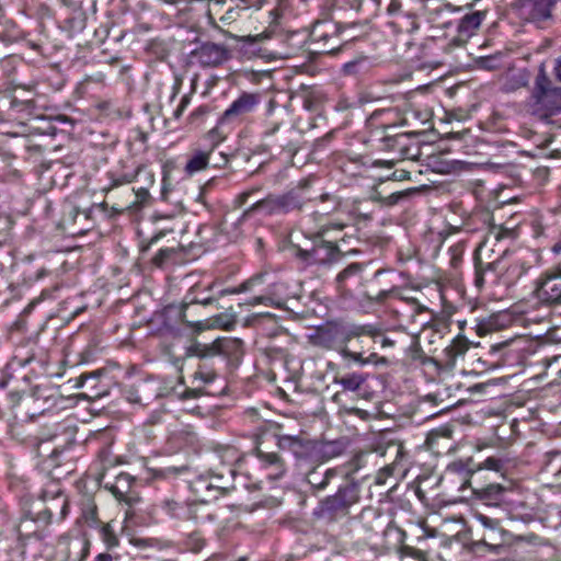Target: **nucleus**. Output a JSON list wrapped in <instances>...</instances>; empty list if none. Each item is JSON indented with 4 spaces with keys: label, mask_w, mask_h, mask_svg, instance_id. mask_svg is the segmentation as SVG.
Listing matches in <instances>:
<instances>
[{
    "label": "nucleus",
    "mask_w": 561,
    "mask_h": 561,
    "mask_svg": "<svg viewBox=\"0 0 561 561\" xmlns=\"http://www.w3.org/2000/svg\"><path fill=\"white\" fill-rule=\"evenodd\" d=\"M530 108L533 114L547 118L561 112V88L552 87L545 64H540L531 91Z\"/></svg>",
    "instance_id": "obj_1"
},
{
    "label": "nucleus",
    "mask_w": 561,
    "mask_h": 561,
    "mask_svg": "<svg viewBox=\"0 0 561 561\" xmlns=\"http://www.w3.org/2000/svg\"><path fill=\"white\" fill-rule=\"evenodd\" d=\"M344 228L342 224L323 225L317 231V237L321 240L316 242L310 250L298 249L297 257L307 265H323L335 260L339 252L337 242H345V237L339 239L332 233L341 232Z\"/></svg>",
    "instance_id": "obj_2"
},
{
    "label": "nucleus",
    "mask_w": 561,
    "mask_h": 561,
    "mask_svg": "<svg viewBox=\"0 0 561 561\" xmlns=\"http://www.w3.org/2000/svg\"><path fill=\"white\" fill-rule=\"evenodd\" d=\"M192 348L194 355L201 358L219 355L231 363L238 362L243 354L242 341L233 337H218L211 343L196 342Z\"/></svg>",
    "instance_id": "obj_3"
},
{
    "label": "nucleus",
    "mask_w": 561,
    "mask_h": 561,
    "mask_svg": "<svg viewBox=\"0 0 561 561\" xmlns=\"http://www.w3.org/2000/svg\"><path fill=\"white\" fill-rule=\"evenodd\" d=\"M533 295L542 305L561 302V268L557 266L542 273L535 280Z\"/></svg>",
    "instance_id": "obj_4"
},
{
    "label": "nucleus",
    "mask_w": 561,
    "mask_h": 561,
    "mask_svg": "<svg viewBox=\"0 0 561 561\" xmlns=\"http://www.w3.org/2000/svg\"><path fill=\"white\" fill-rule=\"evenodd\" d=\"M364 329L359 327L329 324L318 331L316 340L319 345L337 350L341 353L342 347H345L351 339L362 335Z\"/></svg>",
    "instance_id": "obj_5"
},
{
    "label": "nucleus",
    "mask_w": 561,
    "mask_h": 561,
    "mask_svg": "<svg viewBox=\"0 0 561 561\" xmlns=\"http://www.w3.org/2000/svg\"><path fill=\"white\" fill-rule=\"evenodd\" d=\"M358 501L356 488L351 484L340 486L335 494L327 496L319 504L317 514L332 516L345 514L347 510Z\"/></svg>",
    "instance_id": "obj_6"
},
{
    "label": "nucleus",
    "mask_w": 561,
    "mask_h": 561,
    "mask_svg": "<svg viewBox=\"0 0 561 561\" xmlns=\"http://www.w3.org/2000/svg\"><path fill=\"white\" fill-rule=\"evenodd\" d=\"M308 199L310 198L305 196L302 190H297L280 196H270L256 202L255 207L264 209L268 214L288 213L300 208Z\"/></svg>",
    "instance_id": "obj_7"
},
{
    "label": "nucleus",
    "mask_w": 561,
    "mask_h": 561,
    "mask_svg": "<svg viewBox=\"0 0 561 561\" xmlns=\"http://www.w3.org/2000/svg\"><path fill=\"white\" fill-rule=\"evenodd\" d=\"M259 103L260 95L257 93L242 92L224 112L220 122L225 124L241 121L244 116L252 113Z\"/></svg>",
    "instance_id": "obj_8"
},
{
    "label": "nucleus",
    "mask_w": 561,
    "mask_h": 561,
    "mask_svg": "<svg viewBox=\"0 0 561 561\" xmlns=\"http://www.w3.org/2000/svg\"><path fill=\"white\" fill-rule=\"evenodd\" d=\"M197 61L206 67H216L227 59V49L219 44L205 43L194 53Z\"/></svg>",
    "instance_id": "obj_9"
},
{
    "label": "nucleus",
    "mask_w": 561,
    "mask_h": 561,
    "mask_svg": "<svg viewBox=\"0 0 561 561\" xmlns=\"http://www.w3.org/2000/svg\"><path fill=\"white\" fill-rule=\"evenodd\" d=\"M256 457L261 468L265 471L266 479L275 481L284 477L286 467L283 459L277 454L264 453L257 449Z\"/></svg>",
    "instance_id": "obj_10"
},
{
    "label": "nucleus",
    "mask_w": 561,
    "mask_h": 561,
    "mask_svg": "<svg viewBox=\"0 0 561 561\" xmlns=\"http://www.w3.org/2000/svg\"><path fill=\"white\" fill-rule=\"evenodd\" d=\"M162 510L171 517L181 520L194 519L197 516V504L165 500Z\"/></svg>",
    "instance_id": "obj_11"
},
{
    "label": "nucleus",
    "mask_w": 561,
    "mask_h": 561,
    "mask_svg": "<svg viewBox=\"0 0 561 561\" xmlns=\"http://www.w3.org/2000/svg\"><path fill=\"white\" fill-rule=\"evenodd\" d=\"M44 500L48 502L46 512L51 516L64 519L68 515V500L59 489L54 491L46 490Z\"/></svg>",
    "instance_id": "obj_12"
},
{
    "label": "nucleus",
    "mask_w": 561,
    "mask_h": 561,
    "mask_svg": "<svg viewBox=\"0 0 561 561\" xmlns=\"http://www.w3.org/2000/svg\"><path fill=\"white\" fill-rule=\"evenodd\" d=\"M508 490L501 484H489L479 492V499L484 506L506 505L508 500Z\"/></svg>",
    "instance_id": "obj_13"
},
{
    "label": "nucleus",
    "mask_w": 561,
    "mask_h": 561,
    "mask_svg": "<svg viewBox=\"0 0 561 561\" xmlns=\"http://www.w3.org/2000/svg\"><path fill=\"white\" fill-rule=\"evenodd\" d=\"M213 150L214 147L207 150L194 149L184 167L185 173L192 176L198 172L206 170L209 165V159Z\"/></svg>",
    "instance_id": "obj_14"
},
{
    "label": "nucleus",
    "mask_w": 561,
    "mask_h": 561,
    "mask_svg": "<svg viewBox=\"0 0 561 561\" xmlns=\"http://www.w3.org/2000/svg\"><path fill=\"white\" fill-rule=\"evenodd\" d=\"M505 506L510 518L513 520L530 523L536 517V511L534 510V507H531L524 501H513L508 499Z\"/></svg>",
    "instance_id": "obj_15"
},
{
    "label": "nucleus",
    "mask_w": 561,
    "mask_h": 561,
    "mask_svg": "<svg viewBox=\"0 0 561 561\" xmlns=\"http://www.w3.org/2000/svg\"><path fill=\"white\" fill-rule=\"evenodd\" d=\"M529 82L527 69H511L503 77L502 89L505 92H514L525 88Z\"/></svg>",
    "instance_id": "obj_16"
},
{
    "label": "nucleus",
    "mask_w": 561,
    "mask_h": 561,
    "mask_svg": "<svg viewBox=\"0 0 561 561\" xmlns=\"http://www.w3.org/2000/svg\"><path fill=\"white\" fill-rule=\"evenodd\" d=\"M485 14L477 11L466 14L458 24V32L465 36H471L481 25Z\"/></svg>",
    "instance_id": "obj_17"
},
{
    "label": "nucleus",
    "mask_w": 561,
    "mask_h": 561,
    "mask_svg": "<svg viewBox=\"0 0 561 561\" xmlns=\"http://www.w3.org/2000/svg\"><path fill=\"white\" fill-rule=\"evenodd\" d=\"M554 4V0H531V18L538 21L550 18Z\"/></svg>",
    "instance_id": "obj_18"
},
{
    "label": "nucleus",
    "mask_w": 561,
    "mask_h": 561,
    "mask_svg": "<svg viewBox=\"0 0 561 561\" xmlns=\"http://www.w3.org/2000/svg\"><path fill=\"white\" fill-rule=\"evenodd\" d=\"M527 270L528 266L519 261L512 263L502 275L503 284L506 286L514 284L527 272Z\"/></svg>",
    "instance_id": "obj_19"
},
{
    "label": "nucleus",
    "mask_w": 561,
    "mask_h": 561,
    "mask_svg": "<svg viewBox=\"0 0 561 561\" xmlns=\"http://www.w3.org/2000/svg\"><path fill=\"white\" fill-rule=\"evenodd\" d=\"M163 2L165 3H170V4H183L185 9H188V10H192V5L193 3L195 2H205V7H204V12L207 16V20H208V24L211 25V26H216V21L211 14V11L209 9V2L211 0H162ZM217 4H224L226 2V0H214Z\"/></svg>",
    "instance_id": "obj_20"
},
{
    "label": "nucleus",
    "mask_w": 561,
    "mask_h": 561,
    "mask_svg": "<svg viewBox=\"0 0 561 561\" xmlns=\"http://www.w3.org/2000/svg\"><path fill=\"white\" fill-rule=\"evenodd\" d=\"M472 518L478 522L483 528L495 531L501 528L500 519L493 518L479 510H473L471 513Z\"/></svg>",
    "instance_id": "obj_21"
},
{
    "label": "nucleus",
    "mask_w": 561,
    "mask_h": 561,
    "mask_svg": "<svg viewBox=\"0 0 561 561\" xmlns=\"http://www.w3.org/2000/svg\"><path fill=\"white\" fill-rule=\"evenodd\" d=\"M508 462L506 458L489 457L480 465V469L492 470L504 476Z\"/></svg>",
    "instance_id": "obj_22"
},
{
    "label": "nucleus",
    "mask_w": 561,
    "mask_h": 561,
    "mask_svg": "<svg viewBox=\"0 0 561 561\" xmlns=\"http://www.w3.org/2000/svg\"><path fill=\"white\" fill-rule=\"evenodd\" d=\"M364 381L365 379L359 374H351L335 380L336 383L341 385L343 389L347 391H356Z\"/></svg>",
    "instance_id": "obj_23"
},
{
    "label": "nucleus",
    "mask_w": 561,
    "mask_h": 561,
    "mask_svg": "<svg viewBox=\"0 0 561 561\" xmlns=\"http://www.w3.org/2000/svg\"><path fill=\"white\" fill-rule=\"evenodd\" d=\"M341 355L344 358L352 359V360H354L356 363H359L360 365H366V364H371V363H376L377 362V354L376 353H371L368 357L365 358L363 356V353L352 352V351L347 350L346 346L342 347Z\"/></svg>",
    "instance_id": "obj_24"
},
{
    "label": "nucleus",
    "mask_w": 561,
    "mask_h": 561,
    "mask_svg": "<svg viewBox=\"0 0 561 561\" xmlns=\"http://www.w3.org/2000/svg\"><path fill=\"white\" fill-rule=\"evenodd\" d=\"M216 378V371L205 365L199 366L198 369L194 373V380L199 381L202 385L211 383Z\"/></svg>",
    "instance_id": "obj_25"
},
{
    "label": "nucleus",
    "mask_w": 561,
    "mask_h": 561,
    "mask_svg": "<svg viewBox=\"0 0 561 561\" xmlns=\"http://www.w3.org/2000/svg\"><path fill=\"white\" fill-rule=\"evenodd\" d=\"M100 533H101V538L107 549H114V548L118 547L119 540L110 524L104 525L101 528Z\"/></svg>",
    "instance_id": "obj_26"
},
{
    "label": "nucleus",
    "mask_w": 561,
    "mask_h": 561,
    "mask_svg": "<svg viewBox=\"0 0 561 561\" xmlns=\"http://www.w3.org/2000/svg\"><path fill=\"white\" fill-rule=\"evenodd\" d=\"M276 295V290H268L267 294L255 296L251 298L245 304L255 306V305H273L279 307L282 304L274 296Z\"/></svg>",
    "instance_id": "obj_27"
},
{
    "label": "nucleus",
    "mask_w": 561,
    "mask_h": 561,
    "mask_svg": "<svg viewBox=\"0 0 561 561\" xmlns=\"http://www.w3.org/2000/svg\"><path fill=\"white\" fill-rule=\"evenodd\" d=\"M363 270L364 265L362 263H352L337 275L336 280L342 284L347 278L359 275Z\"/></svg>",
    "instance_id": "obj_28"
},
{
    "label": "nucleus",
    "mask_w": 561,
    "mask_h": 561,
    "mask_svg": "<svg viewBox=\"0 0 561 561\" xmlns=\"http://www.w3.org/2000/svg\"><path fill=\"white\" fill-rule=\"evenodd\" d=\"M262 280H263V276L262 275H257V276H254V277L245 280L244 283H242L237 288L226 290V293H228V294H239V293L252 290L254 288V286L257 285V284H261Z\"/></svg>",
    "instance_id": "obj_29"
},
{
    "label": "nucleus",
    "mask_w": 561,
    "mask_h": 561,
    "mask_svg": "<svg viewBox=\"0 0 561 561\" xmlns=\"http://www.w3.org/2000/svg\"><path fill=\"white\" fill-rule=\"evenodd\" d=\"M502 268H503L502 261H494L492 263H489L486 270L483 273H478L477 274L476 285L478 287H481L483 285L484 280H485V276L488 274H493L496 271L502 270Z\"/></svg>",
    "instance_id": "obj_30"
},
{
    "label": "nucleus",
    "mask_w": 561,
    "mask_h": 561,
    "mask_svg": "<svg viewBox=\"0 0 561 561\" xmlns=\"http://www.w3.org/2000/svg\"><path fill=\"white\" fill-rule=\"evenodd\" d=\"M366 62V58L360 57L343 65V71L347 75H355L360 71L362 66Z\"/></svg>",
    "instance_id": "obj_31"
},
{
    "label": "nucleus",
    "mask_w": 561,
    "mask_h": 561,
    "mask_svg": "<svg viewBox=\"0 0 561 561\" xmlns=\"http://www.w3.org/2000/svg\"><path fill=\"white\" fill-rule=\"evenodd\" d=\"M241 10L243 9L239 8V5L228 9L225 12V14L220 18V22H222L226 25L231 24L232 22L239 19Z\"/></svg>",
    "instance_id": "obj_32"
},
{
    "label": "nucleus",
    "mask_w": 561,
    "mask_h": 561,
    "mask_svg": "<svg viewBox=\"0 0 561 561\" xmlns=\"http://www.w3.org/2000/svg\"><path fill=\"white\" fill-rule=\"evenodd\" d=\"M140 171V168L137 169L136 172L125 173L122 176L114 179L112 186H119L123 184H128L135 181L137 173Z\"/></svg>",
    "instance_id": "obj_33"
},
{
    "label": "nucleus",
    "mask_w": 561,
    "mask_h": 561,
    "mask_svg": "<svg viewBox=\"0 0 561 561\" xmlns=\"http://www.w3.org/2000/svg\"><path fill=\"white\" fill-rule=\"evenodd\" d=\"M480 66L483 69H488V70L495 69L499 66V58L495 56L485 57V58L481 59Z\"/></svg>",
    "instance_id": "obj_34"
},
{
    "label": "nucleus",
    "mask_w": 561,
    "mask_h": 561,
    "mask_svg": "<svg viewBox=\"0 0 561 561\" xmlns=\"http://www.w3.org/2000/svg\"><path fill=\"white\" fill-rule=\"evenodd\" d=\"M467 342L461 339H456L451 344V351L455 355L463 354L467 351Z\"/></svg>",
    "instance_id": "obj_35"
},
{
    "label": "nucleus",
    "mask_w": 561,
    "mask_h": 561,
    "mask_svg": "<svg viewBox=\"0 0 561 561\" xmlns=\"http://www.w3.org/2000/svg\"><path fill=\"white\" fill-rule=\"evenodd\" d=\"M173 253V250L172 249H161L159 250V252L157 253L156 257H154V261L158 263V264H161L165 259H168L171 254Z\"/></svg>",
    "instance_id": "obj_36"
},
{
    "label": "nucleus",
    "mask_w": 561,
    "mask_h": 561,
    "mask_svg": "<svg viewBox=\"0 0 561 561\" xmlns=\"http://www.w3.org/2000/svg\"><path fill=\"white\" fill-rule=\"evenodd\" d=\"M243 7L242 9L256 8L260 9L264 0H239Z\"/></svg>",
    "instance_id": "obj_37"
},
{
    "label": "nucleus",
    "mask_w": 561,
    "mask_h": 561,
    "mask_svg": "<svg viewBox=\"0 0 561 561\" xmlns=\"http://www.w3.org/2000/svg\"><path fill=\"white\" fill-rule=\"evenodd\" d=\"M410 178V173L405 170H396L390 179L393 181H403Z\"/></svg>",
    "instance_id": "obj_38"
},
{
    "label": "nucleus",
    "mask_w": 561,
    "mask_h": 561,
    "mask_svg": "<svg viewBox=\"0 0 561 561\" xmlns=\"http://www.w3.org/2000/svg\"><path fill=\"white\" fill-rule=\"evenodd\" d=\"M299 439L296 438V437H290V436H283L279 438V446L283 447L285 445H288V446H291V445H295V444H299Z\"/></svg>",
    "instance_id": "obj_39"
},
{
    "label": "nucleus",
    "mask_w": 561,
    "mask_h": 561,
    "mask_svg": "<svg viewBox=\"0 0 561 561\" xmlns=\"http://www.w3.org/2000/svg\"><path fill=\"white\" fill-rule=\"evenodd\" d=\"M553 75L558 81H561V56L554 60Z\"/></svg>",
    "instance_id": "obj_40"
},
{
    "label": "nucleus",
    "mask_w": 561,
    "mask_h": 561,
    "mask_svg": "<svg viewBox=\"0 0 561 561\" xmlns=\"http://www.w3.org/2000/svg\"><path fill=\"white\" fill-rule=\"evenodd\" d=\"M198 394H199V390L197 388H195V389L186 390L182 397L183 398H196Z\"/></svg>",
    "instance_id": "obj_41"
},
{
    "label": "nucleus",
    "mask_w": 561,
    "mask_h": 561,
    "mask_svg": "<svg viewBox=\"0 0 561 561\" xmlns=\"http://www.w3.org/2000/svg\"><path fill=\"white\" fill-rule=\"evenodd\" d=\"M94 561H113V557L110 553H99Z\"/></svg>",
    "instance_id": "obj_42"
},
{
    "label": "nucleus",
    "mask_w": 561,
    "mask_h": 561,
    "mask_svg": "<svg viewBox=\"0 0 561 561\" xmlns=\"http://www.w3.org/2000/svg\"><path fill=\"white\" fill-rule=\"evenodd\" d=\"M332 473L330 471H327L324 479L318 484V489H324L328 485Z\"/></svg>",
    "instance_id": "obj_43"
},
{
    "label": "nucleus",
    "mask_w": 561,
    "mask_h": 561,
    "mask_svg": "<svg viewBox=\"0 0 561 561\" xmlns=\"http://www.w3.org/2000/svg\"><path fill=\"white\" fill-rule=\"evenodd\" d=\"M404 195L403 192H399V193H393L390 195V201L392 204H396L402 196Z\"/></svg>",
    "instance_id": "obj_44"
},
{
    "label": "nucleus",
    "mask_w": 561,
    "mask_h": 561,
    "mask_svg": "<svg viewBox=\"0 0 561 561\" xmlns=\"http://www.w3.org/2000/svg\"><path fill=\"white\" fill-rule=\"evenodd\" d=\"M559 457H561V454H559V453H554V454H552V459L547 463V468H548L549 470H553V461H554L557 458H559Z\"/></svg>",
    "instance_id": "obj_45"
},
{
    "label": "nucleus",
    "mask_w": 561,
    "mask_h": 561,
    "mask_svg": "<svg viewBox=\"0 0 561 561\" xmlns=\"http://www.w3.org/2000/svg\"><path fill=\"white\" fill-rule=\"evenodd\" d=\"M211 489H216L219 493H222V491L226 489L225 486H221V485H216L214 486L213 484H208L207 485V490H211Z\"/></svg>",
    "instance_id": "obj_46"
},
{
    "label": "nucleus",
    "mask_w": 561,
    "mask_h": 561,
    "mask_svg": "<svg viewBox=\"0 0 561 561\" xmlns=\"http://www.w3.org/2000/svg\"><path fill=\"white\" fill-rule=\"evenodd\" d=\"M445 8H446V10L453 11V12L460 11V8L453 7L451 4H446Z\"/></svg>",
    "instance_id": "obj_47"
},
{
    "label": "nucleus",
    "mask_w": 561,
    "mask_h": 561,
    "mask_svg": "<svg viewBox=\"0 0 561 561\" xmlns=\"http://www.w3.org/2000/svg\"><path fill=\"white\" fill-rule=\"evenodd\" d=\"M490 237H494L495 240H500L501 233L500 231H491Z\"/></svg>",
    "instance_id": "obj_48"
},
{
    "label": "nucleus",
    "mask_w": 561,
    "mask_h": 561,
    "mask_svg": "<svg viewBox=\"0 0 561 561\" xmlns=\"http://www.w3.org/2000/svg\"><path fill=\"white\" fill-rule=\"evenodd\" d=\"M460 136H461V134H460V133H450V134L448 135V137H449V138H453V139H459V138H460Z\"/></svg>",
    "instance_id": "obj_49"
},
{
    "label": "nucleus",
    "mask_w": 561,
    "mask_h": 561,
    "mask_svg": "<svg viewBox=\"0 0 561 561\" xmlns=\"http://www.w3.org/2000/svg\"><path fill=\"white\" fill-rule=\"evenodd\" d=\"M34 307V302L30 304L26 308H25V312H31V310L33 309Z\"/></svg>",
    "instance_id": "obj_50"
},
{
    "label": "nucleus",
    "mask_w": 561,
    "mask_h": 561,
    "mask_svg": "<svg viewBox=\"0 0 561 561\" xmlns=\"http://www.w3.org/2000/svg\"><path fill=\"white\" fill-rule=\"evenodd\" d=\"M78 214H79V211H78L77 209H73V210H71V214H70V215H71V216H72V218L75 219V218L77 217V215H78Z\"/></svg>",
    "instance_id": "obj_51"
},
{
    "label": "nucleus",
    "mask_w": 561,
    "mask_h": 561,
    "mask_svg": "<svg viewBox=\"0 0 561 561\" xmlns=\"http://www.w3.org/2000/svg\"><path fill=\"white\" fill-rule=\"evenodd\" d=\"M554 474L556 476H560L561 474V467L559 469H556Z\"/></svg>",
    "instance_id": "obj_52"
},
{
    "label": "nucleus",
    "mask_w": 561,
    "mask_h": 561,
    "mask_svg": "<svg viewBox=\"0 0 561 561\" xmlns=\"http://www.w3.org/2000/svg\"><path fill=\"white\" fill-rule=\"evenodd\" d=\"M228 159L226 156L222 154V163H227Z\"/></svg>",
    "instance_id": "obj_53"
}]
</instances>
